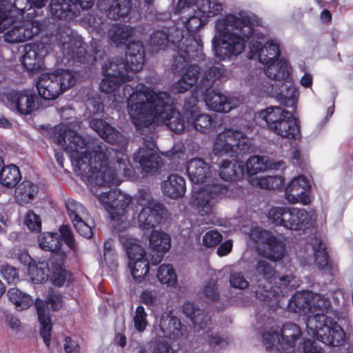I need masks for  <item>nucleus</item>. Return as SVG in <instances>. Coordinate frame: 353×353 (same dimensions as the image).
I'll return each mask as SVG.
<instances>
[{
    "label": "nucleus",
    "mask_w": 353,
    "mask_h": 353,
    "mask_svg": "<svg viewBox=\"0 0 353 353\" xmlns=\"http://www.w3.org/2000/svg\"><path fill=\"white\" fill-rule=\"evenodd\" d=\"M139 28V27L114 23L108 30V38L117 46L123 45L129 39L137 35Z\"/></svg>",
    "instance_id": "33"
},
{
    "label": "nucleus",
    "mask_w": 353,
    "mask_h": 353,
    "mask_svg": "<svg viewBox=\"0 0 353 353\" xmlns=\"http://www.w3.org/2000/svg\"><path fill=\"white\" fill-rule=\"evenodd\" d=\"M25 223L32 231L39 232L41 228V221L40 217L33 211L30 210L26 215Z\"/></svg>",
    "instance_id": "62"
},
{
    "label": "nucleus",
    "mask_w": 353,
    "mask_h": 353,
    "mask_svg": "<svg viewBox=\"0 0 353 353\" xmlns=\"http://www.w3.org/2000/svg\"><path fill=\"white\" fill-rule=\"evenodd\" d=\"M157 276L162 284H166L170 287H175L177 284L176 274L170 264L161 265L157 270Z\"/></svg>",
    "instance_id": "46"
},
{
    "label": "nucleus",
    "mask_w": 353,
    "mask_h": 353,
    "mask_svg": "<svg viewBox=\"0 0 353 353\" xmlns=\"http://www.w3.org/2000/svg\"><path fill=\"white\" fill-rule=\"evenodd\" d=\"M222 235L216 230H211L206 232L203 236V244L207 248H212L217 245L221 241Z\"/></svg>",
    "instance_id": "63"
},
{
    "label": "nucleus",
    "mask_w": 353,
    "mask_h": 353,
    "mask_svg": "<svg viewBox=\"0 0 353 353\" xmlns=\"http://www.w3.org/2000/svg\"><path fill=\"white\" fill-rule=\"evenodd\" d=\"M21 179V173L17 166L8 165L1 168L0 170V183L3 186L12 188Z\"/></svg>",
    "instance_id": "41"
},
{
    "label": "nucleus",
    "mask_w": 353,
    "mask_h": 353,
    "mask_svg": "<svg viewBox=\"0 0 353 353\" xmlns=\"http://www.w3.org/2000/svg\"><path fill=\"white\" fill-rule=\"evenodd\" d=\"M292 214H296L295 218L291 219L290 230H303L310 223L311 216L304 209L292 208Z\"/></svg>",
    "instance_id": "48"
},
{
    "label": "nucleus",
    "mask_w": 353,
    "mask_h": 353,
    "mask_svg": "<svg viewBox=\"0 0 353 353\" xmlns=\"http://www.w3.org/2000/svg\"><path fill=\"white\" fill-rule=\"evenodd\" d=\"M137 205L141 207L138 215V223L142 230H150L157 225L164 213V206L152 198L146 190H141L137 199Z\"/></svg>",
    "instance_id": "12"
},
{
    "label": "nucleus",
    "mask_w": 353,
    "mask_h": 353,
    "mask_svg": "<svg viewBox=\"0 0 353 353\" xmlns=\"http://www.w3.org/2000/svg\"><path fill=\"white\" fill-rule=\"evenodd\" d=\"M7 296L19 310H26L33 303V299L30 295L23 293L17 288L10 289Z\"/></svg>",
    "instance_id": "45"
},
{
    "label": "nucleus",
    "mask_w": 353,
    "mask_h": 353,
    "mask_svg": "<svg viewBox=\"0 0 353 353\" xmlns=\"http://www.w3.org/2000/svg\"><path fill=\"white\" fill-rule=\"evenodd\" d=\"M76 82L74 73L68 70L59 69L53 72L42 74L37 83L38 93L46 100H54Z\"/></svg>",
    "instance_id": "8"
},
{
    "label": "nucleus",
    "mask_w": 353,
    "mask_h": 353,
    "mask_svg": "<svg viewBox=\"0 0 353 353\" xmlns=\"http://www.w3.org/2000/svg\"><path fill=\"white\" fill-rule=\"evenodd\" d=\"M48 305L53 310H58L62 307V297L60 294L49 292L47 296V303L41 299H36L35 307L38 319L41 324L40 335L47 347L50 345L52 324L48 311Z\"/></svg>",
    "instance_id": "15"
},
{
    "label": "nucleus",
    "mask_w": 353,
    "mask_h": 353,
    "mask_svg": "<svg viewBox=\"0 0 353 353\" xmlns=\"http://www.w3.org/2000/svg\"><path fill=\"white\" fill-rule=\"evenodd\" d=\"M171 246V236L165 232L153 230L149 239L151 263L154 265L159 264Z\"/></svg>",
    "instance_id": "23"
},
{
    "label": "nucleus",
    "mask_w": 353,
    "mask_h": 353,
    "mask_svg": "<svg viewBox=\"0 0 353 353\" xmlns=\"http://www.w3.org/2000/svg\"><path fill=\"white\" fill-rule=\"evenodd\" d=\"M256 274L261 276L269 284L275 278L276 271L273 266L265 259L259 260L255 266Z\"/></svg>",
    "instance_id": "51"
},
{
    "label": "nucleus",
    "mask_w": 353,
    "mask_h": 353,
    "mask_svg": "<svg viewBox=\"0 0 353 353\" xmlns=\"http://www.w3.org/2000/svg\"><path fill=\"white\" fill-rule=\"evenodd\" d=\"M331 320L324 313H316L308 316L305 324L307 332L316 340H321V334H326L330 330Z\"/></svg>",
    "instance_id": "31"
},
{
    "label": "nucleus",
    "mask_w": 353,
    "mask_h": 353,
    "mask_svg": "<svg viewBox=\"0 0 353 353\" xmlns=\"http://www.w3.org/2000/svg\"><path fill=\"white\" fill-rule=\"evenodd\" d=\"M90 128L103 139L111 143H117L121 134L112 126L102 119L93 118L89 122Z\"/></svg>",
    "instance_id": "35"
},
{
    "label": "nucleus",
    "mask_w": 353,
    "mask_h": 353,
    "mask_svg": "<svg viewBox=\"0 0 353 353\" xmlns=\"http://www.w3.org/2000/svg\"><path fill=\"white\" fill-rule=\"evenodd\" d=\"M59 40L65 54L72 59L82 61L86 50L80 35L70 28H64L59 33Z\"/></svg>",
    "instance_id": "20"
},
{
    "label": "nucleus",
    "mask_w": 353,
    "mask_h": 353,
    "mask_svg": "<svg viewBox=\"0 0 353 353\" xmlns=\"http://www.w3.org/2000/svg\"><path fill=\"white\" fill-rule=\"evenodd\" d=\"M190 180L195 184L206 182L212 176L211 166L201 158L189 160L186 165Z\"/></svg>",
    "instance_id": "26"
},
{
    "label": "nucleus",
    "mask_w": 353,
    "mask_h": 353,
    "mask_svg": "<svg viewBox=\"0 0 353 353\" xmlns=\"http://www.w3.org/2000/svg\"><path fill=\"white\" fill-rule=\"evenodd\" d=\"M202 298L207 303L214 302L219 299V292L216 283L214 280L209 281L202 290Z\"/></svg>",
    "instance_id": "55"
},
{
    "label": "nucleus",
    "mask_w": 353,
    "mask_h": 353,
    "mask_svg": "<svg viewBox=\"0 0 353 353\" xmlns=\"http://www.w3.org/2000/svg\"><path fill=\"white\" fill-rule=\"evenodd\" d=\"M49 9L52 16L59 19L70 20L76 17L68 0H51Z\"/></svg>",
    "instance_id": "39"
},
{
    "label": "nucleus",
    "mask_w": 353,
    "mask_h": 353,
    "mask_svg": "<svg viewBox=\"0 0 353 353\" xmlns=\"http://www.w3.org/2000/svg\"><path fill=\"white\" fill-rule=\"evenodd\" d=\"M244 174V166L241 161H223L219 170V175L226 181L240 179Z\"/></svg>",
    "instance_id": "36"
},
{
    "label": "nucleus",
    "mask_w": 353,
    "mask_h": 353,
    "mask_svg": "<svg viewBox=\"0 0 353 353\" xmlns=\"http://www.w3.org/2000/svg\"><path fill=\"white\" fill-rule=\"evenodd\" d=\"M251 50L258 54L259 61L264 64H269L277 60L280 55L279 45L273 41H268L263 46L262 43L256 41L252 44Z\"/></svg>",
    "instance_id": "34"
},
{
    "label": "nucleus",
    "mask_w": 353,
    "mask_h": 353,
    "mask_svg": "<svg viewBox=\"0 0 353 353\" xmlns=\"http://www.w3.org/2000/svg\"><path fill=\"white\" fill-rule=\"evenodd\" d=\"M38 193V188L30 181H23L15 189L14 196L17 202L21 205L31 203Z\"/></svg>",
    "instance_id": "38"
},
{
    "label": "nucleus",
    "mask_w": 353,
    "mask_h": 353,
    "mask_svg": "<svg viewBox=\"0 0 353 353\" xmlns=\"http://www.w3.org/2000/svg\"><path fill=\"white\" fill-rule=\"evenodd\" d=\"M65 207L68 214L72 223L84 218L85 215V208L79 203L73 199H68L65 201Z\"/></svg>",
    "instance_id": "53"
},
{
    "label": "nucleus",
    "mask_w": 353,
    "mask_h": 353,
    "mask_svg": "<svg viewBox=\"0 0 353 353\" xmlns=\"http://www.w3.org/2000/svg\"><path fill=\"white\" fill-rule=\"evenodd\" d=\"M225 73V70L222 64L209 68L201 77L198 87L205 90H209L217 80L224 77Z\"/></svg>",
    "instance_id": "40"
},
{
    "label": "nucleus",
    "mask_w": 353,
    "mask_h": 353,
    "mask_svg": "<svg viewBox=\"0 0 353 353\" xmlns=\"http://www.w3.org/2000/svg\"><path fill=\"white\" fill-rule=\"evenodd\" d=\"M163 193L172 199H177L184 196L186 191L185 181L177 174H170L161 183Z\"/></svg>",
    "instance_id": "32"
},
{
    "label": "nucleus",
    "mask_w": 353,
    "mask_h": 353,
    "mask_svg": "<svg viewBox=\"0 0 353 353\" xmlns=\"http://www.w3.org/2000/svg\"><path fill=\"white\" fill-rule=\"evenodd\" d=\"M204 101L210 110L218 112H228L236 107L235 99H230L221 92L214 90H205Z\"/></svg>",
    "instance_id": "28"
},
{
    "label": "nucleus",
    "mask_w": 353,
    "mask_h": 353,
    "mask_svg": "<svg viewBox=\"0 0 353 353\" xmlns=\"http://www.w3.org/2000/svg\"><path fill=\"white\" fill-rule=\"evenodd\" d=\"M252 183L262 189L274 190L282 186L283 180L279 176H267L254 178Z\"/></svg>",
    "instance_id": "49"
},
{
    "label": "nucleus",
    "mask_w": 353,
    "mask_h": 353,
    "mask_svg": "<svg viewBox=\"0 0 353 353\" xmlns=\"http://www.w3.org/2000/svg\"><path fill=\"white\" fill-rule=\"evenodd\" d=\"M99 8L114 21L125 17L130 12L131 0H99Z\"/></svg>",
    "instance_id": "27"
},
{
    "label": "nucleus",
    "mask_w": 353,
    "mask_h": 353,
    "mask_svg": "<svg viewBox=\"0 0 353 353\" xmlns=\"http://www.w3.org/2000/svg\"><path fill=\"white\" fill-rule=\"evenodd\" d=\"M330 306L329 299L310 291L297 292L290 300L289 307L294 312L315 314L325 312Z\"/></svg>",
    "instance_id": "13"
},
{
    "label": "nucleus",
    "mask_w": 353,
    "mask_h": 353,
    "mask_svg": "<svg viewBox=\"0 0 353 353\" xmlns=\"http://www.w3.org/2000/svg\"><path fill=\"white\" fill-rule=\"evenodd\" d=\"M228 192L225 186L213 183L207 185L199 190H194L192 196V205L201 216L213 212L215 205Z\"/></svg>",
    "instance_id": "14"
},
{
    "label": "nucleus",
    "mask_w": 353,
    "mask_h": 353,
    "mask_svg": "<svg viewBox=\"0 0 353 353\" xmlns=\"http://www.w3.org/2000/svg\"><path fill=\"white\" fill-rule=\"evenodd\" d=\"M133 322L134 328L138 332H142L145 330L148 325L147 313L142 305H139L136 308Z\"/></svg>",
    "instance_id": "58"
},
{
    "label": "nucleus",
    "mask_w": 353,
    "mask_h": 353,
    "mask_svg": "<svg viewBox=\"0 0 353 353\" xmlns=\"http://www.w3.org/2000/svg\"><path fill=\"white\" fill-rule=\"evenodd\" d=\"M289 207L278 206L272 207L270 209L268 214L269 220L276 225L282 226L285 214L288 212Z\"/></svg>",
    "instance_id": "57"
},
{
    "label": "nucleus",
    "mask_w": 353,
    "mask_h": 353,
    "mask_svg": "<svg viewBox=\"0 0 353 353\" xmlns=\"http://www.w3.org/2000/svg\"><path fill=\"white\" fill-rule=\"evenodd\" d=\"M189 112L190 125L189 127H194V129L201 133H210L214 130L216 122L212 117L207 114H196L195 110Z\"/></svg>",
    "instance_id": "37"
},
{
    "label": "nucleus",
    "mask_w": 353,
    "mask_h": 353,
    "mask_svg": "<svg viewBox=\"0 0 353 353\" xmlns=\"http://www.w3.org/2000/svg\"><path fill=\"white\" fill-rule=\"evenodd\" d=\"M38 243L41 249L52 252L50 261L52 283L57 286L63 285L70 275L63 266L66 254L64 252L59 251L61 242L59 234L43 233L38 236Z\"/></svg>",
    "instance_id": "7"
},
{
    "label": "nucleus",
    "mask_w": 353,
    "mask_h": 353,
    "mask_svg": "<svg viewBox=\"0 0 353 353\" xmlns=\"http://www.w3.org/2000/svg\"><path fill=\"white\" fill-rule=\"evenodd\" d=\"M247 173L254 175L263 172L268 168H274L267 157L254 155L250 157L245 163Z\"/></svg>",
    "instance_id": "43"
},
{
    "label": "nucleus",
    "mask_w": 353,
    "mask_h": 353,
    "mask_svg": "<svg viewBox=\"0 0 353 353\" xmlns=\"http://www.w3.org/2000/svg\"><path fill=\"white\" fill-rule=\"evenodd\" d=\"M321 341L327 345L339 346L344 341L345 334L343 330L339 325L330 327L329 332L326 334H321Z\"/></svg>",
    "instance_id": "47"
},
{
    "label": "nucleus",
    "mask_w": 353,
    "mask_h": 353,
    "mask_svg": "<svg viewBox=\"0 0 353 353\" xmlns=\"http://www.w3.org/2000/svg\"><path fill=\"white\" fill-rule=\"evenodd\" d=\"M43 28L39 20H26L12 26L3 35L7 43H17L30 40L37 37Z\"/></svg>",
    "instance_id": "18"
},
{
    "label": "nucleus",
    "mask_w": 353,
    "mask_h": 353,
    "mask_svg": "<svg viewBox=\"0 0 353 353\" xmlns=\"http://www.w3.org/2000/svg\"><path fill=\"white\" fill-rule=\"evenodd\" d=\"M173 69L176 71L185 70L181 77L175 82L172 87L174 93H183L190 90L196 85V88L199 83L201 68L196 64L188 66L191 60L201 59L203 57L202 43L201 39L193 37H183L179 42L178 50L174 54ZM203 89H201L203 90Z\"/></svg>",
    "instance_id": "4"
},
{
    "label": "nucleus",
    "mask_w": 353,
    "mask_h": 353,
    "mask_svg": "<svg viewBox=\"0 0 353 353\" xmlns=\"http://www.w3.org/2000/svg\"><path fill=\"white\" fill-rule=\"evenodd\" d=\"M191 321L194 323L195 329L199 331L208 327L210 321V318L204 310H199V311H197L196 315L191 319Z\"/></svg>",
    "instance_id": "60"
},
{
    "label": "nucleus",
    "mask_w": 353,
    "mask_h": 353,
    "mask_svg": "<svg viewBox=\"0 0 353 353\" xmlns=\"http://www.w3.org/2000/svg\"><path fill=\"white\" fill-rule=\"evenodd\" d=\"M83 21L97 33L103 32L106 22L97 14H88L85 16Z\"/></svg>",
    "instance_id": "56"
},
{
    "label": "nucleus",
    "mask_w": 353,
    "mask_h": 353,
    "mask_svg": "<svg viewBox=\"0 0 353 353\" xmlns=\"http://www.w3.org/2000/svg\"><path fill=\"white\" fill-rule=\"evenodd\" d=\"M128 111L132 122L138 130L161 123L176 134L189 128V112L186 121L180 112L171 107L172 99L168 92H156L143 84H139L128 99Z\"/></svg>",
    "instance_id": "2"
},
{
    "label": "nucleus",
    "mask_w": 353,
    "mask_h": 353,
    "mask_svg": "<svg viewBox=\"0 0 353 353\" xmlns=\"http://www.w3.org/2000/svg\"><path fill=\"white\" fill-rule=\"evenodd\" d=\"M251 239L259 245L264 244L265 250L262 254L272 261H278L284 256L285 244L268 231L261 228H255L251 230Z\"/></svg>",
    "instance_id": "16"
},
{
    "label": "nucleus",
    "mask_w": 353,
    "mask_h": 353,
    "mask_svg": "<svg viewBox=\"0 0 353 353\" xmlns=\"http://www.w3.org/2000/svg\"><path fill=\"white\" fill-rule=\"evenodd\" d=\"M174 0L175 12L183 14L194 6L197 13H202L208 18L221 14L223 5L219 0Z\"/></svg>",
    "instance_id": "22"
},
{
    "label": "nucleus",
    "mask_w": 353,
    "mask_h": 353,
    "mask_svg": "<svg viewBox=\"0 0 353 353\" xmlns=\"http://www.w3.org/2000/svg\"><path fill=\"white\" fill-rule=\"evenodd\" d=\"M159 328L163 336L170 339L176 340L188 336L185 325H183L177 317L170 314H162L159 321Z\"/></svg>",
    "instance_id": "25"
},
{
    "label": "nucleus",
    "mask_w": 353,
    "mask_h": 353,
    "mask_svg": "<svg viewBox=\"0 0 353 353\" xmlns=\"http://www.w3.org/2000/svg\"><path fill=\"white\" fill-rule=\"evenodd\" d=\"M252 143L250 138L242 132L226 129L219 133L213 145V152L218 156L243 154L252 150Z\"/></svg>",
    "instance_id": "10"
},
{
    "label": "nucleus",
    "mask_w": 353,
    "mask_h": 353,
    "mask_svg": "<svg viewBox=\"0 0 353 353\" xmlns=\"http://www.w3.org/2000/svg\"><path fill=\"white\" fill-rule=\"evenodd\" d=\"M313 250L317 268L321 270L331 273L332 267L329 261L325 244L319 241L313 245Z\"/></svg>",
    "instance_id": "44"
},
{
    "label": "nucleus",
    "mask_w": 353,
    "mask_h": 353,
    "mask_svg": "<svg viewBox=\"0 0 353 353\" xmlns=\"http://www.w3.org/2000/svg\"><path fill=\"white\" fill-rule=\"evenodd\" d=\"M55 142L70 154L72 164L86 179L90 191L108 212L112 220L124 221L132 198L119 190L105 191L106 186L118 185L119 174H131V165L123 152L108 148L99 139L87 147L85 140L65 126L54 132Z\"/></svg>",
    "instance_id": "1"
},
{
    "label": "nucleus",
    "mask_w": 353,
    "mask_h": 353,
    "mask_svg": "<svg viewBox=\"0 0 353 353\" xmlns=\"http://www.w3.org/2000/svg\"><path fill=\"white\" fill-rule=\"evenodd\" d=\"M46 54L47 51L43 43L26 45L21 63L29 72L39 71L43 66V60Z\"/></svg>",
    "instance_id": "24"
},
{
    "label": "nucleus",
    "mask_w": 353,
    "mask_h": 353,
    "mask_svg": "<svg viewBox=\"0 0 353 353\" xmlns=\"http://www.w3.org/2000/svg\"><path fill=\"white\" fill-rule=\"evenodd\" d=\"M28 273L31 280L36 283L47 281L50 274L48 263L45 260L34 261L28 268Z\"/></svg>",
    "instance_id": "42"
},
{
    "label": "nucleus",
    "mask_w": 353,
    "mask_h": 353,
    "mask_svg": "<svg viewBox=\"0 0 353 353\" xmlns=\"http://www.w3.org/2000/svg\"><path fill=\"white\" fill-rule=\"evenodd\" d=\"M125 82L119 77L117 79L109 76H104L99 86L101 92L106 94L113 93L115 96L114 93L117 92L121 84Z\"/></svg>",
    "instance_id": "54"
},
{
    "label": "nucleus",
    "mask_w": 353,
    "mask_h": 353,
    "mask_svg": "<svg viewBox=\"0 0 353 353\" xmlns=\"http://www.w3.org/2000/svg\"><path fill=\"white\" fill-rule=\"evenodd\" d=\"M1 274L8 284H15L19 280L18 270L12 265H2Z\"/></svg>",
    "instance_id": "59"
},
{
    "label": "nucleus",
    "mask_w": 353,
    "mask_h": 353,
    "mask_svg": "<svg viewBox=\"0 0 353 353\" xmlns=\"http://www.w3.org/2000/svg\"><path fill=\"white\" fill-rule=\"evenodd\" d=\"M103 76L114 78L120 77L123 81H129L132 77V71L130 70L127 61H124L122 57H117L109 60L102 68Z\"/></svg>",
    "instance_id": "29"
},
{
    "label": "nucleus",
    "mask_w": 353,
    "mask_h": 353,
    "mask_svg": "<svg viewBox=\"0 0 353 353\" xmlns=\"http://www.w3.org/2000/svg\"><path fill=\"white\" fill-rule=\"evenodd\" d=\"M259 115L272 132L283 138L295 139L300 134L299 122L292 113L279 106L268 107Z\"/></svg>",
    "instance_id": "6"
},
{
    "label": "nucleus",
    "mask_w": 353,
    "mask_h": 353,
    "mask_svg": "<svg viewBox=\"0 0 353 353\" xmlns=\"http://www.w3.org/2000/svg\"><path fill=\"white\" fill-rule=\"evenodd\" d=\"M208 17L202 13H197L195 10L194 14L183 21L189 32H196L200 28L204 26L208 22Z\"/></svg>",
    "instance_id": "52"
},
{
    "label": "nucleus",
    "mask_w": 353,
    "mask_h": 353,
    "mask_svg": "<svg viewBox=\"0 0 353 353\" xmlns=\"http://www.w3.org/2000/svg\"><path fill=\"white\" fill-rule=\"evenodd\" d=\"M266 65L265 72L267 77L281 82L280 92L275 96L276 101L283 106L294 107L299 93L290 79L291 68L288 62L286 60L277 59Z\"/></svg>",
    "instance_id": "5"
},
{
    "label": "nucleus",
    "mask_w": 353,
    "mask_h": 353,
    "mask_svg": "<svg viewBox=\"0 0 353 353\" xmlns=\"http://www.w3.org/2000/svg\"><path fill=\"white\" fill-rule=\"evenodd\" d=\"M126 61L132 74L143 68L145 60V49L141 41H132L128 43L126 50Z\"/></svg>",
    "instance_id": "30"
},
{
    "label": "nucleus",
    "mask_w": 353,
    "mask_h": 353,
    "mask_svg": "<svg viewBox=\"0 0 353 353\" xmlns=\"http://www.w3.org/2000/svg\"><path fill=\"white\" fill-rule=\"evenodd\" d=\"M229 282L231 287L239 290L246 289L249 286V282L241 272H232L230 276Z\"/></svg>",
    "instance_id": "61"
},
{
    "label": "nucleus",
    "mask_w": 353,
    "mask_h": 353,
    "mask_svg": "<svg viewBox=\"0 0 353 353\" xmlns=\"http://www.w3.org/2000/svg\"><path fill=\"white\" fill-rule=\"evenodd\" d=\"M262 25V20L255 15L228 14L218 19L215 26L220 41L213 40L214 55L222 61L238 56L244 50L247 43L264 37L255 28Z\"/></svg>",
    "instance_id": "3"
},
{
    "label": "nucleus",
    "mask_w": 353,
    "mask_h": 353,
    "mask_svg": "<svg viewBox=\"0 0 353 353\" xmlns=\"http://www.w3.org/2000/svg\"><path fill=\"white\" fill-rule=\"evenodd\" d=\"M170 39L164 30H156L150 37V45L154 51L164 50L168 46Z\"/></svg>",
    "instance_id": "50"
},
{
    "label": "nucleus",
    "mask_w": 353,
    "mask_h": 353,
    "mask_svg": "<svg viewBox=\"0 0 353 353\" xmlns=\"http://www.w3.org/2000/svg\"><path fill=\"white\" fill-rule=\"evenodd\" d=\"M61 236L65 243L73 251H76L77 245L72 232L68 225H62L59 228Z\"/></svg>",
    "instance_id": "64"
},
{
    "label": "nucleus",
    "mask_w": 353,
    "mask_h": 353,
    "mask_svg": "<svg viewBox=\"0 0 353 353\" xmlns=\"http://www.w3.org/2000/svg\"><path fill=\"white\" fill-rule=\"evenodd\" d=\"M120 241L128 257V267L134 281L141 283L149 272V262L145 259V251L137 239L128 235L120 236Z\"/></svg>",
    "instance_id": "11"
},
{
    "label": "nucleus",
    "mask_w": 353,
    "mask_h": 353,
    "mask_svg": "<svg viewBox=\"0 0 353 353\" xmlns=\"http://www.w3.org/2000/svg\"><path fill=\"white\" fill-rule=\"evenodd\" d=\"M311 186L308 179L303 175L294 177L285 188V196L290 204L308 205L310 201Z\"/></svg>",
    "instance_id": "21"
},
{
    "label": "nucleus",
    "mask_w": 353,
    "mask_h": 353,
    "mask_svg": "<svg viewBox=\"0 0 353 353\" xmlns=\"http://www.w3.org/2000/svg\"><path fill=\"white\" fill-rule=\"evenodd\" d=\"M301 335V329L294 323L283 325L281 333L278 329L265 332L262 335L263 341L267 348L275 347L279 353H301L295 347L296 340Z\"/></svg>",
    "instance_id": "9"
},
{
    "label": "nucleus",
    "mask_w": 353,
    "mask_h": 353,
    "mask_svg": "<svg viewBox=\"0 0 353 353\" xmlns=\"http://www.w3.org/2000/svg\"><path fill=\"white\" fill-rule=\"evenodd\" d=\"M134 160L139 163L143 171L154 173L162 164V159L157 154L156 144L151 137L144 139L143 145L134 153Z\"/></svg>",
    "instance_id": "17"
},
{
    "label": "nucleus",
    "mask_w": 353,
    "mask_h": 353,
    "mask_svg": "<svg viewBox=\"0 0 353 353\" xmlns=\"http://www.w3.org/2000/svg\"><path fill=\"white\" fill-rule=\"evenodd\" d=\"M8 107L21 114H30L38 109V96L30 90H12L6 94Z\"/></svg>",
    "instance_id": "19"
}]
</instances>
